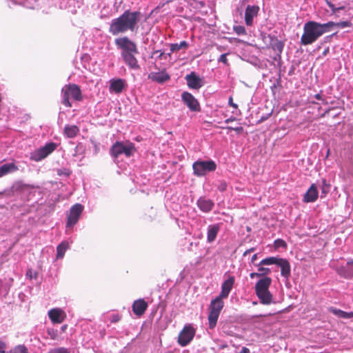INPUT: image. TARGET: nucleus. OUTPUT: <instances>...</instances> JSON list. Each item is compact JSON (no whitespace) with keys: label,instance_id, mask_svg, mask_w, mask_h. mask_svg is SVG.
Segmentation results:
<instances>
[{"label":"nucleus","instance_id":"nucleus-1","mask_svg":"<svg viewBox=\"0 0 353 353\" xmlns=\"http://www.w3.org/2000/svg\"><path fill=\"white\" fill-rule=\"evenodd\" d=\"M141 19L140 12L126 10L120 17L112 20L109 32L112 35H118L128 30L134 32L137 29V24Z\"/></svg>","mask_w":353,"mask_h":353},{"label":"nucleus","instance_id":"nucleus-2","mask_svg":"<svg viewBox=\"0 0 353 353\" xmlns=\"http://www.w3.org/2000/svg\"><path fill=\"white\" fill-rule=\"evenodd\" d=\"M114 43L121 50V55L125 63L132 70L139 69L138 61L135 57V55L139 54L137 44L128 37L115 39Z\"/></svg>","mask_w":353,"mask_h":353},{"label":"nucleus","instance_id":"nucleus-3","mask_svg":"<svg viewBox=\"0 0 353 353\" xmlns=\"http://www.w3.org/2000/svg\"><path fill=\"white\" fill-rule=\"evenodd\" d=\"M332 23H320L310 21L304 24L303 34L301 38V43L303 46L314 43L323 34L330 32L329 26Z\"/></svg>","mask_w":353,"mask_h":353},{"label":"nucleus","instance_id":"nucleus-4","mask_svg":"<svg viewBox=\"0 0 353 353\" xmlns=\"http://www.w3.org/2000/svg\"><path fill=\"white\" fill-rule=\"evenodd\" d=\"M135 151L134 143L130 141H117L110 148V154L114 159L121 154L130 157Z\"/></svg>","mask_w":353,"mask_h":353},{"label":"nucleus","instance_id":"nucleus-5","mask_svg":"<svg viewBox=\"0 0 353 353\" xmlns=\"http://www.w3.org/2000/svg\"><path fill=\"white\" fill-rule=\"evenodd\" d=\"M223 299L218 296L211 301L208 314L209 327L210 329H213L216 325L221 311L224 306Z\"/></svg>","mask_w":353,"mask_h":353},{"label":"nucleus","instance_id":"nucleus-6","mask_svg":"<svg viewBox=\"0 0 353 353\" xmlns=\"http://www.w3.org/2000/svg\"><path fill=\"white\" fill-rule=\"evenodd\" d=\"M63 100L62 103L66 107H71L72 105L69 101L70 96L76 101L82 99L81 92L79 87L75 84H69L62 88Z\"/></svg>","mask_w":353,"mask_h":353},{"label":"nucleus","instance_id":"nucleus-7","mask_svg":"<svg viewBox=\"0 0 353 353\" xmlns=\"http://www.w3.org/2000/svg\"><path fill=\"white\" fill-rule=\"evenodd\" d=\"M192 168L194 174L197 176L205 175L208 172L214 171L216 165L214 161H196L193 163Z\"/></svg>","mask_w":353,"mask_h":353},{"label":"nucleus","instance_id":"nucleus-8","mask_svg":"<svg viewBox=\"0 0 353 353\" xmlns=\"http://www.w3.org/2000/svg\"><path fill=\"white\" fill-rule=\"evenodd\" d=\"M57 146L54 143H48L44 146L32 152L30 154V159L37 162L40 161L53 152Z\"/></svg>","mask_w":353,"mask_h":353},{"label":"nucleus","instance_id":"nucleus-9","mask_svg":"<svg viewBox=\"0 0 353 353\" xmlns=\"http://www.w3.org/2000/svg\"><path fill=\"white\" fill-rule=\"evenodd\" d=\"M194 335L195 330L190 325H185L179 335V344L182 347L186 346L193 339Z\"/></svg>","mask_w":353,"mask_h":353},{"label":"nucleus","instance_id":"nucleus-10","mask_svg":"<svg viewBox=\"0 0 353 353\" xmlns=\"http://www.w3.org/2000/svg\"><path fill=\"white\" fill-rule=\"evenodd\" d=\"M83 210V206L81 204L76 203L70 210V214L68 216L67 228H71L74 225Z\"/></svg>","mask_w":353,"mask_h":353},{"label":"nucleus","instance_id":"nucleus-11","mask_svg":"<svg viewBox=\"0 0 353 353\" xmlns=\"http://www.w3.org/2000/svg\"><path fill=\"white\" fill-rule=\"evenodd\" d=\"M183 102L193 112L200 111V105L198 100L190 92H183L181 94Z\"/></svg>","mask_w":353,"mask_h":353},{"label":"nucleus","instance_id":"nucleus-12","mask_svg":"<svg viewBox=\"0 0 353 353\" xmlns=\"http://www.w3.org/2000/svg\"><path fill=\"white\" fill-rule=\"evenodd\" d=\"M188 86L191 89L199 90L204 85V80L194 72H190L185 77Z\"/></svg>","mask_w":353,"mask_h":353},{"label":"nucleus","instance_id":"nucleus-13","mask_svg":"<svg viewBox=\"0 0 353 353\" xmlns=\"http://www.w3.org/2000/svg\"><path fill=\"white\" fill-rule=\"evenodd\" d=\"M337 273L345 279L353 278V260H350L345 265L339 267Z\"/></svg>","mask_w":353,"mask_h":353},{"label":"nucleus","instance_id":"nucleus-14","mask_svg":"<svg viewBox=\"0 0 353 353\" xmlns=\"http://www.w3.org/2000/svg\"><path fill=\"white\" fill-rule=\"evenodd\" d=\"M259 10L257 6H248L245 12V21L247 26H251L253 22V18L256 17Z\"/></svg>","mask_w":353,"mask_h":353},{"label":"nucleus","instance_id":"nucleus-15","mask_svg":"<svg viewBox=\"0 0 353 353\" xmlns=\"http://www.w3.org/2000/svg\"><path fill=\"white\" fill-rule=\"evenodd\" d=\"M319 195L318 188L316 184L313 183L305 193L303 196V201L305 203L314 202Z\"/></svg>","mask_w":353,"mask_h":353},{"label":"nucleus","instance_id":"nucleus-16","mask_svg":"<svg viewBox=\"0 0 353 353\" xmlns=\"http://www.w3.org/2000/svg\"><path fill=\"white\" fill-rule=\"evenodd\" d=\"M234 283V277L230 276L227 280H225L221 285V292L219 295L220 297L223 299L228 298L232 287Z\"/></svg>","mask_w":353,"mask_h":353},{"label":"nucleus","instance_id":"nucleus-17","mask_svg":"<svg viewBox=\"0 0 353 353\" xmlns=\"http://www.w3.org/2000/svg\"><path fill=\"white\" fill-rule=\"evenodd\" d=\"M125 86V81L122 79H112L110 81V91L111 92L121 93Z\"/></svg>","mask_w":353,"mask_h":353},{"label":"nucleus","instance_id":"nucleus-18","mask_svg":"<svg viewBox=\"0 0 353 353\" xmlns=\"http://www.w3.org/2000/svg\"><path fill=\"white\" fill-rule=\"evenodd\" d=\"M197 206L198 208L203 212H209L214 208V202L208 199L205 197H201L197 201Z\"/></svg>","mask_w":353,"mask_h":353},{"label":"nucleus","instance_id":"nucleus-19","mask_svg":"<svg viewBox=\"0 0 353 353\" xmlns=\"http://www.w3.org/2000/svg\"><path fill=\"white\" fill-rule=\"evenodd\" d=\"M49 318L54 323H61L64 320L63 312L59 308H54L48 312Z\"/></svg>","mask_w":353,"mask_h":353},{"label":"nucleus","instance_id":"nucleus-20","mask_svg":"<svg viewBox=\"0 0 353 353\" xmlns=\"http://www.w3.org/2000/svg\"><path fill=\"white\" fill-rule=\"evenodd\" d=\"M148 78L153 81H156L159 83H163L164 82L168 81L170 79V77L165 71H161L159 72H151L149 74Z\"/></svg>","mask_w":353,"mask_h":353},{"label":"nucleus","instance_id":"nucleus-21","mask_svg":"<svg viewBox=\"0 0 353 353\" xmlns=\"http://www.w3.org/2000/svg\"><path fill=\"white\" fill-rule=\"evenodd\" d=\"M219 230V224H212L208 225L207 230V241L208 243H212L213 241H214Z\"/></svg>","mask_w":353,"mask_h":353},{"label":"nucleus","instance_id":"nucleus-22","mask_svg":"<svg viewBox=\"0 0 353 353\" xmlns=\"http://www.w3.org/2000/svg\"><path fill=\"white\" fill-rule=\"evenodd\" d=\"M148 307V303L143 299L135 301L132 305L134 313L138 316L142 315Z\"/></svg>","mask_w":353,"mask_h":353},{"label":"nucleus","instance_id":"nucleus-23","mask_svg":"<svg viewBox=\"0 0 353 353\" xmlns=\"http://www.w3.org/2000/svg\"><path fill=\"white\" fill-rule=\"evenodd\" d=\"M255 293L259 299L260 302L263 305H270L274 302L272 294L270 293L269 290Z\"/></svg>","mask_w":353,"mask_h":353},{"label":"nucleus","instance_id":"nucleus-24","mask_svg":"<svg viewBox=\"0 0 353 353\" xmlns=\"http://www.w3.org/2000/svg\"><path fill=\"white\" fill-rule=\"evenodd\" d=\"M272 279L270 277H264L259 280L255 285V292L265 291L269 290L271 285Z\"/></svg>","mask_w":353,"mask_h":353},{"label":"nucleus","instance_id":"nucleus-25","mask_svg":"<svg viewBox=\"0 0 353 353\" xmlns=\"http://www.w3.org/2000/svg\"><path fill=\"white\" fill-rule=\"evenodd\" d=\"M270 46L272 48L277 52V56L281 58V54L283 52L284 43L283 41L279 40L276 37H270Z\"/></svg>","mask_w":353,"mask_h":353},{"label":"nucleus","instance_id":"nucleus-26","mask_svg":"<svg viewBox=\"0 0 353 353\" xmlns=\"http://www.w3.org/2000/svg\"><path fill=\"white\" fill-rule=\"evenodd\" d=\"M277 266L281 268V275L287 279L290 276V265L289 262L284 259H280Z\"/></svg>","mask_w":353,"mask_h":353},{"label":"nucleus","instance_id":"nucleus-27","mask_svg":"<svg viewBox=\"0 0 353 353\" xmlns=\"http://www.w3.org/2000/svg\"><path fill=\"white\" fill-rule=\"evenodd\" d=\"M18 170V168L13 163H5L0 166V177H2L9 173L14 172Z\"/></svg>","mask_w":353,"mask_h":353},{"label":"nucleus","instance_id":"nucleus-28","mask_svg":"<svg viewBox=\"0 0 353 353\" xmlns=\"http://www.w3.org/2000/svg\"><path fill=\"white\" fill-rule=\"evenodd\" d=\"M79 132V128L75 125H66L64 128V134L68 138L75 137Z\"/></svg>","mask_w":353,"mask_h":353},{"label":"nucleus","instance_id":"nucleus-29","mask_svg":"<svg viewBox=\"0 0 353 353\" xmlns=\"http://www.w3.org/2000/svg\"><path fill=\"white\" fill-rule=\"evenodd\" d=\"M327 23H332V25L329 26V31H331L333 28H345L347 27L352 26V23L349 21H340L338 23H334L333 21H329Z\"/></svg>","mask_w":353,"mask_h":353},{"label":"nucleus","instance_id":"nucleus-30","mask_svg":"<svg viewBox=\"0 0 353 353\" xmlns=\"http://www.w3.org/2000/svg\"><path fill=\"white\" fill-rule=\"evenodd\" d=\"M68 248H69V245L67 242H62L61 243H60L57 248V259L63 258L65 254V251L68 249Z\"/></svg>","mask_w":353,"mask_h":353},{"label":"nucleus","instance_id":"nucleus-31","mask_svg":"<svg viewBox=\"0 0 353 353\" xmlns=\"http://www.w3.org/2000/svg\"><path fill=\"white\" fill-rule=\"evenodd\" d=\"M279 260H280L279 258H276V257H274V256L268 257L266 259H263L256 265L257 266H262V265H273V264H275V265H277Z\"/></svg>","mask_w":353,"mask_h":353},{"label":"nucleus","instance_id":"nucleus-32","mask_svg":"<svg viewBox=\"0 0 353 353\" xmlns=\"http://www.w3.org/2000/svg\"><path fill=\"white\" fill-rule=\"evenodd\" d=\"M330 311L335 315L338 316L339 317L343 318V319H348L353 317V312L347 313L344 311H342L339 309L336 308H330Z\"/></svg>","mask_w":353,"mask_h":353},{"label":"nucleus","instance_id":"nucleus-33","mask_svg":"<svg viewBox=\"0 0 353 353\" xmlns=\"http://www.w3.org/2000/svg\"><path fill=\"white\" fill-rule=\"evenodd\" d=\"M188 47V43L185 41H181L180 43H172L170 46L171 52L179 51L181 49H185Z\"/></svg>","mask_w":353,"mask_h":353},{"label":"nucleus","instance_id":"nucleus-34","mask_svg":"<svg viewBox=\"0 0 353 353\" xmlns=\"http://www.w3.org/2000/svg\"><path fill=\"white\" fill-rule=\"evenodd\" d=\"M7 353H28V350L24 345H18L7 352Z\"/></svg>","mask_w":353,"mask_h":353},{"label":"nucleus","instance_id":"nucleus-35","mask_svg":"<svg viewBox=\"0 0 353 353\" xmlns=\"http://www.w3.org/2000/svg\"><path fill=\"white\" fill-rule=\"evenodd\" d=\"M12 188L17 190H21V191H25L28 190L29 189L32 188V187L30 185L24 184L21 182L16 183Z\"/></svg>","mask_w":353,"mask_h":353},{"label":"nucleus","instance_id":"nucleus-36","mask_svg":"<svg viewBox=\"0 0 353 353\" xmlns=\"http://www.w3.org/2000/svg\"><path fill=\"white\" fill-rule=\"evenodd\" d=\"M330 184L326 181L325 179H323L322 181V184L321 187V197H324L327 194V193L330 191Z\"/></svg>","mask_w":353,"mask_h":353},{"label":"nucleus","instance_id":"nucleus-37","mask_svg":"<svg viewBox=\"0 0 353 353\" xmlns=\"http://www.w3.org/2000/svg\"><path fill=\"white\" fill-rule=\"evenodd\" d=\"M233 29L238 35H243L246 34L245 28L243 26H235Z\"/></svg>","mask_w":353,"mask_h":353},{"label":"nucleus","instance_id":"nucleus-38","mask_svg":"<svg viewBox=\"0 0 353 353\" xmlns=\"http://www.w3.org/2000/svg\"><path fill=\"white\" fill-rule=\"evenodd\" d=\"M48 353H70V351L65 347H55L51 349Z\"/></svg>","mask_w":353,"mask_h":353},{"label":"nucleus","instance_id":"nucleus-39","mask_svg":"<svg viewBox=\"0 0 353 353\" xmlns=\"http://www.w3.org/2000/svg\"><path fill=\"white\" fill-rule=\"evenodd\" d=\"M258 271L261 276L267 275L270 272V270L269 268L263 267L259 268Z\"/></svg>","mask_w":353,"mask_h":353},{"label":"nucleus","instance_id":"nucleus-40","mask_svg":"<svg viewBox=\"0 0 353 353\" xmlns=\"http://www.w3.org/2000/svg\"><path fill=\"white\" fill-rule=\"evenodd\" d=\"M227 188V183L225 181H221L219 184L218 185V189L219 190L223 192Z\"/></svg>","mask_w":353,"mask_h":353},{"label":"nucleus","instance_id":"nucleus-41","mask_svg":"<svg viewBox=\"0 0 353 353\" xmlns=\"http://www.w3.org/2000/svg\"><path fill=\"white\" fill-rule=\"evenodd\" d=\"M274 243H275V245L276 247H278V248L279 247H285L286 246L285 242L283 240H282V239H277V240H276Z\"/></svg>","mask_w":353,"mask_h":353},{"label":"nucleus","instance_id":"nucleus-42","mask_svg":"<svg viewBox=\"0 0 353 353\" xmlns=\"http://www.w3.org/2000/svg\"><path fill=\"white\" fill-rule=\"evenodd\" d=\"M6 343L2 341H0V353H6Z\"/></svg>","mask_w":353,"mask_h":353},{"label":"nucleus","instance_id":"nucleus-43","mask_svg":"<svg viewBox=\"0 0 353 353\" xmlns=\"http://www.w3.org/2000/svg\"><path fill=\"white\" fill-rule=\"evenodd\" d=\"M219 61L222 62L225 64H228L227 54H221L219 59Z\"/></svg>","mask_w":353,"mask_h":353},{"label":"nucleus","instance_id":"nucleus-44","mask_svg":"<svg viewBox=\"0 0 353 353\" xmlns=\"http://www.w3.org/2000/svg\"><path fill=\"white\" fill-rule=\"evenodd\" d=\"M110 321L112 323H117L120 321V316L118 314H112Z\"/></svg>","mask_w":353,"mask_h":353},{"label":"nucleus","instance_id":"nucleus-45","mask_svg":"<svg viewBox=\"0 0 353 353\" xmlns=\"http://www.w3.org/2000/svg\"><path fill=\"white\" fill-rule=\"evenodd\" d=\"M250 276L251 279H254L255 277H260L261 276H260V274L258 272H252V273H250Z\"/></svg>","mask_w":353,"mask_h":353},{"label":"nucleus","instance_id":"nucleus-46","mask_svg":"<svg viewBox=\"0 0 353 353\" xmlns=\"http://www.w3.org/2000/svg\"><path fill=\"white\" fill-rule=\"evenodd\" d=\"M229 105L234 108H237L238 107V105L236 103H233L232 97H230L229 99Z\"/></svg>","mask_w":353,"mask_h":353},{"label":"nucleus","instance_id":"nucleus-47","mask_svg":"<svg viewBox=\"0 0 353 353\" xmlns=\"http://www.w3.org/2000/svg\"><path fill=\"white\" fill-rule=\"evenodd\" d=\"M327 4L329 6V8H331L332 10V11L335 12L336 9L334 8V4H332L331 2H329V1H327Z\"/></svg>","mask_w":353,"mask_h":353},{"label":"nucleus","instance_id":"nucleus-48","mask_svg":"<svg viewBox=\"0 0 353 353\" xmlns=\"http://www.w3.org/2000/svg\"><path fill=\"white\" fill-rule=\"evenodd\" d=\"M239 353H250V350L245 347H243Z\"/></svg>","mask_w":353,"mask_h":353},{"label":"nucleus","instance_id":"nucleus-49","mask_svg":"<svg viewBox=\"0 0 353 353\" xmlns=\"http://www.w3.org/2000/svg\"><path fill=\"white\" fill-rule=\"evenodd\" d=\"M254 248H250L249 250H247L244 253H243V256H246L247 254H250V252H254Z\"/></svg>","mask_w":353,"mask_h":353},{"label":"nucleus","instance_id":"nucleus-50","mask_svg":"<svg viewBox=\"0 0 353 353\" xmlns=\"http://www.w3.org/2000/svg\"><path fill=\"white\" fill-rule=\"evenodd\" d=\"M228 129L234 130L235 131H237V132H239V131L242 130V128H232L231 127H228Z\"/></svg>","mask_w":353,"mask_h":353},{"label":"nucleus","instance_id":"nucleus-51","mask_svg":"<svg viewBox=\"0 0 353 353\" xmlns=\"http://www.w3.org/2000/svg\"><path fill=\"white\" fill-rule=\"evenodd\" d=\"M256 259H257V254H254V255L252 256V260H251V261H252V263H254V262L256 260Z\"/></svg>","mask_w":353,"mask_h":353},{"label":"nucleus","instance_id":"nucleus-52","mask_svg":"<svg viewBox=\"0 0 353 353\" xmlns=\"http://www.w3.org/2000/svg\"><path fill=\"white\" fill-rule=\"evenodd\" d=\"M234 118H230V119H226V120L225 121V123H230V122H231V121H234Z\"/></svg>","mask_w":353,"mask_h":353},{"label":"nucleus","instance_id":"nucleus-53","mask_svg":"<svg viewBox=\"0 0 353 353\" xmlns=\"http://www.w3.org/2000/svg\"><path fill=\"white\" fill-rule=\"evenodd\" d=\"M52 333H51V331H50V330L48 331V333H49V334L51 336V337H52V339H54V338H55V334H54V331H52Z\"/></svg>","mask_w":353,"mask_h":353},{"label":"nucleus","instance_id":"nucleus-54","mask_svg":"<svg viewBox=\"0 0 353 353\" xmlns=\"http://www.w3.org/2000/svg\"><path fill=\"white\" fill-rule=\"evenodd\" d=\"M163 56H164V53L163 52H161L159 54V58L162 59Z\"/></svg>","mask_w":353,"mask_h":353},{"label":"nucleus","instance_id":"nucleus-55","mask_svg":"<svg viewBox=\"0 0 353 353\" xmlns=\"http://www.w3.org/2000/svg\"><path fill=\"white\" fill-rule=\"evenodd\" d=\"M66 327H67L66 325H63V326L62 327V330H64L66 328Z\"/></svg>","mask_w":353,"mask_h":353},{"label":"nucleus","instance_id":"nucleus-56","mask_svg":"<svg viewBox=\"0 0 353 353\" xmlns=\"http://www.w3.org/2000/svg\"><path fill=\"white\" fill-rule=\"evenodd\" d=\"M159 52H160V51L157 50V51H155V52H154V54H157V53H159Z\"/></svg>","mask_w":353,"mask_h":353},{"label":"nucleus","instance_id":"nucleus-57","mask_svg":"<svg viewBox=\"0 0 353 353\" xmlns=\"http://www.w3.org/2000/svg\"><path fill=\"white\" fill-rule=\"evenodd\" d=\"M316 99H319V98H320L319 94H317V95L316 96Z\"/></svg>","mask_w":353,"mask_h":353},{"label":"nucleus","instance_id":"nucleus-58","mask_svg":"<svg viewBox=\"0 0 353 353\" xmlns=\"http://www.w3.org/2000/svg\"><path fill=\"white\" fill-rule=\"evenodd\" d=\"M5 192H0V195L3 194Z\"/></svg>","mask_w":353,"mask_h":353}]
</instances>
